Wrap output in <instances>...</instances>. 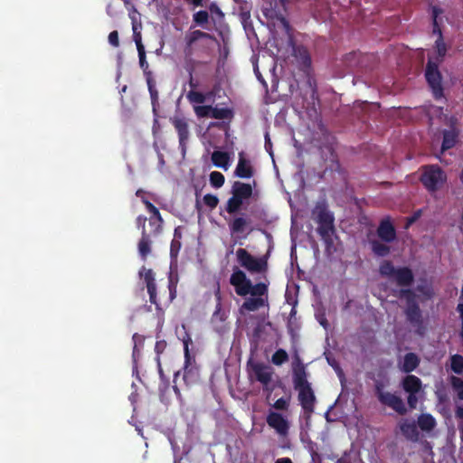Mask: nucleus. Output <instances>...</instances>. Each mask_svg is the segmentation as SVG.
I'll return each mask as SVG.
<instances>
[{
    "mask_svg": "<svg viewBox=\"0 0 463 463\" xmlns=\"http://www.w3.org/2000/svg\"><path fill=\"white\" fill-rule=\"evenodd\" d=\"M292 383L294 390L298 392V400L307 417L314 412L317 398L312 388L311 383L308 382V373L307 365L302 362L300 356L296 354L292 364Z\"/></svg>",
    "mask_w": 463,
    "mask_h": 463,
    "instance_id": "1",
    "label": "nucleus"
},
{
    "mask_svg": "<svg viewBox=\"0 0 463 463\" xmlns=\"http://www.w3.org/2000/svg\"><path fill=\"white\" fill-rule=\"evenodd\" d=\"M314 213H317V232L325 242L326 250H329L334 244L333 235L335 232L334 225L335 217L325 204H317Z\"/></svg>",
    "mask_w": 463,
    "mask_h": 463,
    "instance_id": "2",
    "label": "nucleus"
},
{
    "mask_svg": "<svg viewBox=\"0 0 463 463\" xmlns=\"http://www.w3.org/2000/svg\"><path fill=\"white\" fill-rule=\"evenodd\" d=\"M232 196L225 204V211L229 214L238 213L243 203L250 199L253 194V186L250 184L235 181L231 190Z\"/></svg>",
    "mask_w": 463,
    "mask_h": 463,
    "instance_id": "3",
    "label": "nucleus"
},
{
    "mask_svg": "<svg viewBox=\"0 0 463 463\" xmlns=\"http://www.w3.org/2000/svg\"><path fill=\"white\" fill-rule=\"evenodd\" d=\"M379 272L383 277L395 281L400 287H409L414 281V275L410 268H395L391 260H383L380 264Z\"/></svg>",
    "mask_w": 463,
    "mask_h": 463,
    "instance_id": "4",
    "label": "nucleus"
},
{
    "mask_svg": "<svg viewBox=\"0 0 463 463\" xmlns=\"http://www.w3.org/2000/svg\"><path fill=\"white\" fill-rule=\"evenodd\" d=\"M420 181L430 193H434L446 183L447 175L438 165H428L422 167Z\"/></svg>",
    "mask_w": 463,
    "mask_h": 463,
    "instance_id": "5",
    "label": "nucleus"
},
{
    "mask_svg": "<svg viewBox=\"0 0 463 463\" xmlns=\"http://www.w3.org/2000/svg\"><path fill=\"white\" fill-rule=\"evenodd\" d=\"M190 342L191 338L189 336L184 340V364L183 367V381L186 387H191L200 381L199 368L196 365L194 357H192L189 352Z\"/></svg>",
    "mask_w": 463,
    "mask_h": 463,
    "instance_id": "6",
    "label": "nucleus"
},
{
    "mask_svg": "<svg viewBox=\"0 0 463 463\" xmlns=\"http://www.w3.org/2000/svg\"><path fill=\"white\" fill-rule=\"evenodd\" d=\"M236 257L240 265L250 273L261 275L266 273L268 263L264 258H256L242 248L237 250Z\"/></svg>",
    "mask_w": 463,
    "mask_h": 463,
    "instance_id": "7",
    "label": "nucleus"
},
{
    "mask_svg": "<svg viewBox=\"0 0 463 463\" xmlns=\"http://www.w3.org/2000/svg\"><path fill=\"white\" fill-rule=\"evenodd\" d=\"M384 385L382 382L377 381L374 384L375 395L378 401L395 411L400 415L407 413L406 406L402 399L394 393L383 391Z\"/></svg>",
    "mask_w": 463,
    "mask_h": 463,
    "instance_id": "8",
    "label": "nucleus"
},
{
    "mask_svg": "<svg viewBox=\"0 0 463 463\" xmlns=\"http://www.w3.org/2000/svg\"><path fill=\"white\" fill-rule=\"evenodd\" d=\"M439 65V63L429 59L425 69V78L435 99L443 97L442 76Z\"/></svg>",
    "mask_w": 463,
    "mask_h": 463,
    "instance_id": "9",
    "label": "nucleus"
},
{
    "mask_svg": "<svg viewBox=\"0 0 463 463\" xmlns=\"http://www.w3.org/2000/svg\"><path fill=\"white\" fill-rule=\"evenodd\" d=\"M399 297L407 298V307L405 308V316L407 320L414 326H421L422 314L420 308L414 299L415 291H398Z\"/></svg>",
    "mask_w": 463,
    "mask_h": 463,
    "instance_id": "10",
    "label": "nucleus"
},
{
    "mask_svg": "<svg viewBox=\"0 0 463 463\" xmlns=\"http://www.w3.org/2000/svg\"><path fill=\"white\" fill-rule=\"evenodd\" d=\"M230 283L235 289H267L268 288V284L263 281L253 285L251 280L247 278L246 274L239 269H235L232 273Z\"/></svg>",
    "mask_w": 463,
    "mask_h": 463,
    "instance_id": "11",
    "label": "nucleus"
},
{
    "mask_svg": "<svg viewBox=\"0 0 463 463\" xmlns=\"http://www.w3.org/2000/svg\"><path fill=\"white\" fill-rule=\"evenodd\" d=\"M267 292L268 291H236L240 296L246 297L250 294V297L245 298L241 306V308L247 311H256L264 307L268 301Z\"/></svg>",
    "mask_w": 463,
    "mask_h": 463,
    "instance_id": "12",
    "label": "nucleus"
},
{
    "mask_svg": "<svg viewBox=\"0 0 463 463\" xmlns=\"http://www.w3.org/2000/svg\"><path fill=\"white\" fill-rule=\"evenodd\" d=\"M267 424L280 436H287L289 430L288 420L280 413L269 411L266 417Z\"/></svg>",
    "mask_w": 463,
    "mask_h": 463,
    "instance_id": "13",
    "label": "nucleus"
},
{
    "mask_svg": "<svg viewBox=\"0 0 463 463\" xmlns=\"http://www.w3.org/2000/svg\"><path fill=\"white\" fill-rule=\"evenodd\" d=\"M172 124L178 134L179 147L181 152L184 155L190 137L187 119L184 118L175 117L172 119Z\"/></svg>",
    "mask_w": 463,
    "mask_h": 463,
    "instance_id": "14",
    "label": "nucleus"
},
{
    "mask_svg": "<svg viewBox=\"0 0 463 463\" xmlns=\"http://www.w3.org/2000/svg\"><path fill=\"white\" fill-rule=\"evenodd\" d=\"M376 234L378 238L386 243H392L397 239L396 229L389 217L381 220Z\"/></svg>",
    "mask_w": 463,
    "mask_h": 463,
    "instance_id": "15",
    "label": "nucleus"
},
{
    "mask_svg": "<svg viewBox=\"0 0 463 463\" xmlns=\"http://www.w3.org/2000/svg\"><path fill=\"white\" fill-rule=\"evenodd\" d=\"M147 293L151 304L156 306V310L167 307L176 297V291H147Z\"/></svg>",
    "mask_w": 463,
    "mask_h": 463,
    "instance_id": "16",
    "label": "nucleus"
},
{
    "mask_svg": "<svg viewBox=\"0 0 463 463\" xmlns=\"http://www.w3.org/2000/svg\"><path fill=\"white\" fill-rule=\"evenodd\" d=\"M251 372L256 381L260 382L264 390H269V384L272 380L271 369L262 363L250 364Z\"/></svg>",
    "mask_w": 463,
    "mask_h": 463,
    "instance_id": "17",
    "label": "nucleus"
},
{
    "mask_svg": "<svg viewBox=\"0 0 463 463\" xmlns=\"http://www.w3.org/2000/svg\"><path fill=\"white\" fill-rule=\"evenodd\" d=\"M201 39H209L212 41H216L214 35H212L201 30H194L193 32H190L185 35L184 38L185 46L184 49V52L185 57H191L194 54V44Z\"/></svg>",
    "mask_w": 463,
    "mask_h": 463,
    "instance_id": "18",
    "label": "nucleus"
},
{
    "mask_svg": "<svg viewBox=\"0 0 463 463\" xmlns=\"http://www.w3.org/2000/svg\"><path fill=\"white\" fill-rule=\"evenodd\" d=\"M234 175L242 179H250L254 175V168L250 159L246 158L243 151L239 153L238 164Z\"/></svg>",
    "mask_w": 463,
    "mask_h": 463,
    "instance_id": "19",
    "label": "nucleus"
},
{
    "mask_svg": "<svg viewBox=\"0 0 463 463\" xmlns=\"http://www.w3.org/2000/svg\"><path fill=\"white\" fill-rule=\"evenodd\" d=\"M143 203L146 205V210L151 213L149 218V225L153 228L152 233L156 235L162 230L163 218L158 209L148 200L143 199Z\"/></svg>",
    "mask_w": 463,
    "mask_h": 463,
    "instance_id": "20",
    "label": "nucleus"
},
{
    "mask_svg": "<svg viewBox=\"0 0 463 463\" xmlns=\"http://www.w3.org/2000/svg\"><path fill=\"white\" fill-rule=\"evenodd\" d=\"M293 52L300 70L307 72L311 68L312 63L308 50L299 45L294 47Z\"/></svg>",
    "mask_w": 463,
    "mask_h": 463,
    "instance_id": "21",
    "label": "nucleus"
},
{
    "mask_svg": "<svg viewBox=\"0 0 463 463\" xmlns=\"http://www.w3.org/2000/svg\"><path fill=\"white\" fill-rule=\"evenodd\" d=\"M399 427L402 434L406 439L411 441H418L420 433L415 421L403 420L402 422H400Z\"/></svg>",
    "mask_w": 463,
    "mask_h": 463,
    "instance_id": "22",
    "label": "nucleus"
},
{
    "mask_svg": "<svg viewBox=\"0 0 463 463\" xmlns=\"http://www.w3.org/2000/svg\"><path fill=\"white\" fill-rule=\"evenodd\" d=\"M135 42L138 52L139 65L144 71L146 80H147L148 78L153 79L152 72L149 71V65L146 59L145 47L142 44L141 36L139 34L135 35Z\"/></svg>",
    "mask_w": 463,
    "mask_h": 463,
    "instance_id": "23",
    "label": "nucleus"
},
{
    "mask_svg": "<svg viewBox=\"0 0 463 463\" xmlns=\"http://www.w3.org/2000/svg\"><path fill=\"white\" fill-rule=\"evenodd\" d=\"M250 223V220L245 214H241L229 222V229L232 234H240L245 232Z\"/></svg>",
    "mask_w": 463,
    "mask_h": 463,
    "instance_id": "24",
    "label": "nucleus"
},
{
    "mask_svg": "<svg viewBox=\"0 0 463 463\" xmlns=\"http://www.w3.org/2000/svg\"><path fill=\"white\" fill-rule=\"evenodd\" d=\"M420 360L415 353H407L403 357L402 363L399 364V368L402 372L410 373L420 365Z\"/></svg>",
    "mask_w": 463,
    "mask_h": 463,
    "instance_id": "25",
    "label": "nucleus"
},
{
    "mask_svg": "<svg viewBox=\"0 0 463 463\" xmlns=\"http://www.w3.org/2000/svg\"><path fill=\"white\" fill-rule=\"evenodd\" d=\"M402 387L406 392H420L422 382L419 377L408 374L402 380Z\"/></svg>",
    "mask_w": 463,
    "mask_h": 463,
    "instance_id": "26",
    "label": "nucleus"
},
{
    "mask_svg": "<svg viewBox=\"0 0 463 463\" xmlns=\"http://www.w3.org/2000/svg\"><path fill=\"white\" fill-rule=\"evenodd\" d=\"M152 241L150 240L149 234L146 230L141 232V238L137 244L138 253L140 257L145 260L147 256L151 253Z\"/></svg>",
    "mask_w": 463,
    "mask_h": 463,
    "instance_id": "27",
    "label": "nucleus"
},
{
    "mask_svg": "<svg viewBox=\"0 0 463 463\" xmlns=\"http://www.w3.org/2000/svg\"><path fill=\"white\" fill-rule=\"evenodd\" d=\"M215 298L217 300L215 310L212 316L211 323L217 326L218 323H222L226 320L227 316L225 310L222 307V295L221 291H215Z\"/></svg>",
    "mask_w": 463,
    "mask_h": 463,
    "instance_id": "28",
    "label": "nucleus"
},
{
    "mask_svg": "<svg viewBox=\"0 0 463 463\" xmlns=\"http://www.w3.org/2000/svg\"><path fill=\"white\" fill-rule=\"evenodd\" d=\"M369 244L373 253L377 257H386L391 253V247L380 239L370 240Z\"/></svg>",
    "mask_w": 463,
    "mask_h": 463,
    "instance_id": "29",
    "label": "nucleus"
},
{
    "mask_svg": "<svg viewBox=\"0 0 463 463\" xmlns=\"http://www.w3.org/2000/svg\"><path fill=\"white\" fill-rule=\"evenodd\" d=\"M139 277L146 285V289H156V274L153 269L143 266L139 270Z\"/></svg>",
    "mask_w": 463,
    "mask_h": 463,
    "instance_id": "30",
    "label": "nucleus"
},
{
    "mask_svg": "<svg viewBox=\"0 0 463 463\" xmlns=\"http://www.w3.org/2000/svg\"><path fill=\"white\" fill-rule=\"evenodd\" d=\"M146 84L148 88V91L150 94L151 99V104L153 108V113L155 116H157V108L159 107V96H158V90L156 87V81L154 79L148 78L146 80Z\"/></svg>",
    "mask_w": 463,
    "mask_h": 463,
    "instance_id": "31",
    "label": "nucleus"
},
{
    "mask_svg": "<svg viewBox=\"0 0 463 463\" xmlns=\"http://www.w3.org/2000/svg\"><path fill=\"white\" fill-rule=\"evenodd\" d=\"M212 162L215 166L227 170L230 162L229 154L222 151H214L212 154Z\"/></svg>",
    "mask_w": 463,
    "mask_h": 463,
    "instance_id": "32",
    "label": "nucleus"
},
{
    "mask_svg": "<svg viewBox=\"0 0 463 463\" xmlns=\"http://www.w3.org/2000/svg\"><path fill=\"white\" fill-rule=\"evenodd\" d=\"M436 425L435 419L430 414H421L418 417L417 426L424 431H430Z\"/></svg>",
    "mask_w": 463,
    "mask_h": 463,
    "instance_id": "33",
    "label": "nucleus"
},
{
    "mask_svg": "<svg viewBox=\"0 0 463 463\" xmlns=\"http://www.w3.org/2000/svg\"><path fill=\"white\" fill-rule=\"evenodd\" d=\"M211 118L214 119H232L233 111L228 108L213 107Z\"/></svg>",
    "mask_w": 463,
    "mask_h": 463,
    "instance_id": "34",
    "label": "nucleus"
},
{
    "mask_svg": "<svg viewBox=\"0 0 463 463\" xmlns=\"http://www.w3.org/2000/svg\"><path fill=\"white\" fill-rule=\"evenodd\" d=\"M435 49L437 52V57L435 62L441 63L447 53V46L443 41L441 32L439 31V36L435 42Z\"/></svg>",
    "mask_w": 463,
    "mask_h": 463,
    "instance_id": "35",
    "label": "nucleus"
},
{
    "mask_svg": "<svg viewBox=\"0 0 463 463\" xmlns=\"http://www.w3.org/2000/svg\"><path fill=\"white\" fill-rule=\"evenodd\" d=\"M450 368L457 374L463 373V356L461 354H453L450 356Z\"/></svg>",
    "mask_w": 463,
    "mask_h": 463,
    "instance_id": "36",
    "label": "nucleus"
},
{
    "mask_svg": "<svg viewBox=\"0 0 463 463\" xmlns=\"http://www.w3.org/2000/svg\"><path fill=\"white\" fill-rule=\"evenodd\" d=\"M288 361V354L286 350L279 348L271 356V363L280 366Z\"/></svg>",
    "mask_w": 463,
    "mask_h": 463,
    "instance_id": "37",
    "label": "nucleus"
},
{
    "mask_svg": "<svg viewBox=\"0 0 463 463\" xmlns=\"http://www.w3.org/2000/svg\"><path fill=\"white\" fill-rule=\"evenodd\" d=\"M449 383L459 400H463V380L458 376H450Z\"/></svg>",
    "mask_w": 463,
    "mask_h": 463,
    "instance_id": "38",
    "label": "nucleus"
},
{
    "mask_svg": "<svg viewBox=\"0 0 463 463\" xmlns=\"http://www.w3.org/2000/svg\"><path fill=\"white\" fill-rule=\"evenodd\" d=\"M456 144V137L449 131H445L443 134V140L441 144V150L445 151L453 147Z\"/></svg>",
    "mask_w": 463,
    "mask_h": 463,
    "instance_id": "39",
    "label": "nucleus"
},
{
    "mask_svg": "<svg viewBox=\"0 0 463 463\" xmlns=\"http://www.w3.org/2000/svg\"><path fill=\"white\" fill-rule=\"evenodd\" d=\"M225 181L224 175L218 171H213L210 174V184L214 188H220L223 185Z\"/></svg>",
    "mask_w": 463,
    "mask_h": 463,
    "instance_id": "40",
    "label": "nucleus"
},
{
    "mask_svg": "<svg viewBox=\"0 0 463 463\" xmlns=\"http://www.w3.org/2000/svg\"><path fill=\"white\" fill-rule=\"evenodd\" d=\"M455 417L458 420V428L460 433V448L463 449V405L456 407Z\"/></svg>",
    "mask_w": 463,
    "mask_h": 463,
    "instance_id": "41",
    "label": "nucleus"
},
{
    "mask_svg": "<svg viewBox=\"0 0 463 463\" xmlns=\"http://www.w3.org/2000/svg\"><path fill=\"white\" fill-rule=\"evenodd\" d=\"M193 20L197 25L203 26L209 22V14L207 11L200 10L194 14Z\"/></svg>",
    "mask_w": 463,
    "mask_h": 463,
    "instance_id": "42",
    "label": "nucleus"
},
{
    "mask_svg": "<svg viewBox=\"0 0 463 463\" xmlns=\"http://www.w3.org/2000/svg\"><path fill=\"white\" fill-rule=\"evenodd\" d=\"M178 283V273L176 269L170 267L168 272V289H175Z\"/></svg>",
    "mask_w": 463,
    "mask_h": 463,
    "instance_id": "43",
    "label": "nucleus"
},
{
    "mask_svg": "<svg viewBox=\"0 0 463 463\" xmlns=\"http://www.w3.org/2000/svg\"><path fill=\"white\" fill-rule=\"evenodd\" d=\"M187 99L192 102H195V103H199V104H202L205 101V96L202 92L195 91V90H190L187 93Z\"/></svg>",
    "mask_w": 463,
    "mask_h": 463,
    "instance_id": "44",
    "label": "nucleus"
},
{
    "mask_svg": "<svg viewBox=\"0 0 463 463\" xmlns=\"http://www.w3.org/2000/svg\"><path fill=\"white\" fill-rule=\"evenodd\" d=\"M132 340L134 342L133 357L135 358L139 354L137 347L139 345H143L145 338L143 335H141L137 333H135L132 336Z\"/></svg>",
    "mask_w": 463,
    "mask_h": 463,
    "instance_id": "45",
    "label": "nucleus"
},
{
    "mask_svg": "<svg viewBox=\"0 0 463 463\" xmlns=\"http://www.w3.org/2000/svg\"><path fill=\"white\" fill-rule=\"evenodd\" d=\"M203 203L205 205H207L211 209H214L217 207V205L219 203V199L214 194H207L203 196Z\"/></svg>",
    "mask_w": 463,
    "mask_h": 463,
    "instance_id": "46",
    "label": "nucleus"
},
{
    "mask_svg": "<svg viewBox=\"0 0 463 463\" xmlns=\"http://www.w3.org/2000/svg\"><path fill=\"white\" fill-rule=\"evenodd\" d=\"M212 109L213 107L210 105L198 107L196 109V114L201 118H211Z\"/></svg>",
    "mask_w": 463,
    "mask_h": 463,
    "instance_id": "47",
    "label": "nucleus"
},
{
    "mask_svg": "<svg viewBox=\"0 0 463 463\" xmlns=\"http://www.w3.org/2000/svg\"><path fill=\"white\" fill-rule=\"evenodd\" d=\"M181 249V242L176 240V239H174L172 241H171V246H170V255L172 258H176L178 253H179V250Z\"/></svg>",
    "mask_w": 463,
    "mask_h": 463,
    "instance_id": "48",
    "label": "nucleus"
},
{
    "mask_svg": "<svg viewBox=\"0 0 463 463\" xmlns=\"http://www.w3.org/2000/svg\"><path fill=\"white\" fill-rule=\"evenodd\" d=\"M186 71L189 74L188 84L191 88V90H194L198 87V82L194 78V66H187Z\"/></svg>",
    "mask_w": 463,
    "mask_h": 463,
    "instance_id": "49",
    "label": "nucleus"
},
{
    "mask_svg": "<svg viewBox=\"0 0 463 463\" xmlns=\"http://www.w3.org/2000/svg\"><path fill=\"white\" fill-rule=\"evenodd\" d=\"M273 408L276 410L286 411L288 408V402L287 399L281 397L274 402Z\"/></svg>",
    "mask_w": 463,
    "mask_h": 463,
    "instance_id": "50",
    "label": "nucleus"
},
{
    "mask_svg": "<svg viewBox=\"0 0 463 463\" xmlns=\"http://www.w3.org/2000/svg\"><path fill=\"white\" fill-rule=\"evenodd\" d=\"M407 393H408L407 402H408L409 407L411 409H415L416 405L418 403V398H417L418 392H407Z\"/></svg>",
    "mask_w": 463,
    "mask_h": 463,
    "instance_id": "51",
    "label": "nucleus"
},
{
    "mask_svg": "<svg viewBox=\"0 0 463 463\" xmlns=\"http://www.w3.org/2000/svg\"><path fill=\"white\" fill-rule=\"evenodd\" d=\"M109 43L114 46L118 47L119 46V40H118V31H112L109 34Z\"/></svg>",
    "mask_w": 463,
    "mask_h": 463,
    "instance_id": "52",
    "label": "nucleus"
},
{
    "mask_svg": "<svg viewBox=\"0 0 463 463\" xmlns=\"http://www.w3.org/2000/svg\"><path fill=\"white\" fill-rule=\"evenodd\" d=\"M180 375V371H177L176 373H175L174 374V384H173V390H174V392L175 394L176 395L177 399L179 400H182V394H181V391L180 389L178 388L177 384H176V380L178 378V376Z\"/></svg>",
    "mask_w": 463,
    "mask_h": 463,
    "instance_id": "53",
    "label": "nucleus"
},
{
    "mask_svg": "<svg viewBox=\"0 0 463 463\" xmlns=\"http://www.w3.org/2000/svg\"><path fill=\"white\" fill-rule=\"evenodd\" d=\"M166 342L165 340H159L156 342L155 352L159 355L164 353L166 348Z\"/></svg>",
    "mask_w": 463,
    "mask_h": 463,
    "instance_id": "54",
    "label": "nucleus"
},
{
    "mask_svg": "<svg viewBox=\"0 0 463 463\" xmlns=\"http://www.w3.org/2000/svg\"><path fill=\"white\" fill-rule=\"evenodd\" d=\"M278 20L281 24V25H282L283 29L285 30L286 33L289 34L290 31H291V27H290V24H289L288 21L283 15L279 16Z\"/></svg>",
    "mask_w": 463,
    "mask_h": 463,
    "instance_id": "55",
    "label": "nucleus"
},
{
    "mask_svg": "<svg viewBox=\"0 0 463 463\" xmlns=\"http://www.w3.org/2000/svg\"><path fill=\"white\" fill-rule=\"evenodd\" d=\"M278 20L281 24V25H282L283 29L285 30L286 33L289 34L290 31H291V27H290V24H289L288 21L283 15L279 16Z\"/></svg>",
    "mask_w": 463,
    "mask_h": 463,
    "instance_id": "56",
    "label": "nucleus"
},
{
    "mask_svg": "<svg viewBox=\"0 0 463 463\" xmlns=\"http://www.w3.org/2000/svg\"><path fill=\"white\" fill-rule=\"evenodd\" d=\"M326 360H327L328 364L335 370V372L340 373H342L339 364L336 362V360L335 358L326 356Z\"/></svg>",
    "mask_w": 463,
    "mask_h": 463,
    "instance_id": "57",
    "label": "nucleus"
},
{
    "mask_svg": "<svg viewBox=\"0 0 463 463\" xmlns=\"http://www.w3.org/2000/svg\"><path fill=\"white\" fill-rule=\"evenodd\" d=\"M146 218L145 216L140 215V216H138V217L137 218V225L138 227H141V228H142V231H143V230H146V227H145V225H146Z\"/></svg>",
    "mask_w": 463,
    "mask_h": 463,
    "instance_id": "58",
    "label": "nucleus"
},
{
    "mask_svg": "<svg viewBox=\"0 0 463 463\" xmlns=\"http://www.w3.org/2000/svg\"><path fill=\"white\" fill-rule=\"evenodd\" d=\"M357 57V53L355 52H349L345 55V61H351L353 59H356Z\"/></svg>",
    "mask_w": 463,
    "mask_h": 463,
    "instance_id": "59",
    "label": "nucleus"
},
{
    "mask_svg": "<svg viewBox=\"0 0 463 463\" xmlns=\"http://www.w3.org/2000/svg\"><path fill=\"white\" fill-rule=\"evenodd\" d=\"M275 463H293L289 458H278Z\"/></svg>",
    "mask_w": 463,
    "mask_h": 463,
    "instance_id": "60",
    "label": "nucleus"
},
{
    "mask_svg": "<svg viewBox=\"0 0 463 463\" xmlns=\"http://www.w3.org/2000/svg\"><path fill=\"white\" fill-rule=\"evenodd\" d=\"M457 310L460 315L461 320H463V303H459L457 307Z\"/></svg>",
    "mask_w": 463,
    "mask_h": 463,
    "instance_id": "61",
    "label": "nucleus"
},
{
    "mask_svg": "<svg viewBox=\"0 0 463 463\" xmlns=\"http://www.w3.org/2000/svg\"><path fill=\"white\" fill-rule=\"evenodd\" d=\"M265 139H266V142H265V147H266V149L268 150V147H269V146H271V143H270V140H269V135H268V134H266V136H265Z\"/></svg>",
    "mask_w": 463,
    "mask_h": 463,
    "instance_id": "62",
    "label": "nucleus"
},
{
    "mask_svg": "<svg viewBox=\"0 0 463 463\" xmlns=\"http://www.w3.org/2000/svg\"><path fill=\"white\" fill-rule=\"evenodd\" d=\"M335 463H350V461L345 458H340Z\"/></svg>",
    "mask_w": 463,
    "mask_h": 463,
    "instance_id": "63",
    "label": "nucleus"
},
{
    "mask_svg": "<svg viewBox=\"0 0 463 463\" xmlns=\"http://www.w3.org/2000/svg\"><path fill=\"white\" fill-rule=\"evenodd\" d=\"M459 336H460V338H463V319L461 320V330L459 333Z\"/></svg>",
    "mask_w": 463,
    "mask_h": 463,
    "instance_id": "64",
    "label": "nucleus"
}]
</instances>
